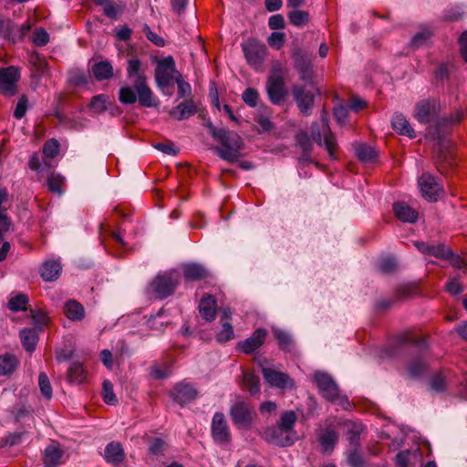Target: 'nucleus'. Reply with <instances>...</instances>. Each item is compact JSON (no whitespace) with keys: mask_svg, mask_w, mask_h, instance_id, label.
<instances>
[{"mask_svg":"<svg viewBox=\"0 0 467 467\" xmlns=\"http://www.w3.org/2000/svg\"><path fill=\"white\" fill-rule=\"evenodd\" d=\"M127 67L129 78H134L131 87H121L119 91V100L121 104H134L137 100L140 105L154 108L159 100L147 83L146 76L140 72L141 63L139 59H130Z\"/></svg>","mask_w":467,"mask_h":467,"instance_id":"nucleus-1","label":"nucleus"},{"mask_svg":"<svg viewBox=\"0 0 467 467\" xmlns=\"http://www.w3.org/2000/svg\"><path fill=\"white\" fill-rule=\"evenodd\" d=\"M400 342L402 345H410L413 348L415 358L408 365V374L410 378L416 379L422 376L427 370L426 356L428 354V346L425 339L419 338L410 333H405L400 337Z\"/></svg>","mask_w":467,"mask_h":467,"instance_id":"nucleus-2","label":"nucleus"},{"mask_svg":"<svg viewBox=\"0 0 467 467\" xmlns=\"http://www.w3.org/2000/svg\"><path fill=\"white\" fill-rule=\"evenodd\" d=\"M215 140L222 145V148L215 149V152L221 159L234 162L239 158L243 140L236 132L224 129Z\"/></svg>","mask_w":467,"mask_h":467,"instance_id":"nucleus-3","label":"nucleus"},{"mask_svg":"<svg viewBox=\"0 0 467 467\" xmlns=\"http://www.w3.org/2000/svg\"><path fill=\"white\" fill-rule=\"evenodd\" d=\"M285 70L280 63L273 66L266 81V92L270 101L280 105L285 99L287 91L285 87Z\"/></svg>","mask_w":467,"mask_h":467,"instance_id":"nucleus-4","label":"nucleus"},{"mask_svg":"<svg viewBox=\"0 0 467 467\" xmlns=\"http://www.w3.org/2000/svg\"><path fill=\"white\" fill-rule=\"evenodd\" d=\"M180 284V275L176 271L159 274L150 284V291L158 299L171 296Z\"/></svg>","mask_w":467,"mask_h":467,"instance_id":"nucleus-5","label":"nucleus"},{"mask_svg":"<svg viewBox=\"0 0 467 467\" xmlns=\"http://www.w3.org/2000/svg\"><path fill=\"white\" fill-rule=\"evenodd\" d=\"M229 415L237 429H250L257 418L254 408L245 400H237L230 408Z\"/></svg>","mask_w":467,"mask_h":467,"instance_id":"nucleus-6","label":"nucleus"},{"mask_svg":"<svg viewBox=\"0 0 467 467\" xmlns=\"http://www.w3.org/2000/svg\"><path fill=\"white\" fill-rule=\"evenodd\" d=\"M311 138L319 146H325L329 155L333 157L335 149V138L328 126L327 113L323 110L320 116V121L313 123L311 126Z\"/></svg>","mask_w":467,"mask_h":467,"instance_id":"nucleus-7","label":"nucleus"},{"mask_svg":"<svg viewBox=\"0 0 467 467\" xmlns=\"http://www.w3.org/2000/svg\"><path fill=\"white\" fill-rule=\"evenodd\" d=\"M440 110L441 104L437 99H424L415 105L413 116L420 123L428 124L438 117Z\"/></svg>","mask_w":467,"mask_h":467,"instance_id":"nucleus-8","label":"nucleus"},{"mask_svg":"<svg viewBox=\"0 0 467 467\" xmlns=\"http://www.w3.org/2000/svg\"><path fill=\"white\" fill-rule=\"evenodd\" d=\"M314 379L325 399L332 402H341L338 387L329 374L317 371L314 374Z\"/></svg>","mask_w":467,"mask_h":467,"instance_id":"nucleus-9","label":"nucleus"},{"mask_svg":"<svg viewBox=\"0 0 467 467\" xmlns=\"http://www.w3.org/2000/svg\"><path fill=\"white\" fill-rule=\"evenodd\" d=\"M180 73L176 70L175 61L172 57H167L160 61L155 69V81L159 88L168 87L175 76Z\"/></svg>","mask_w":467,"mask_h":467,"instance_id":"nucleus-10","label":"nucleus"},{"mask_svg":"<svg viewBox=\"0 0 467 467\" xmlns=\"http://www.w3.org/2000/svg\"><path fill=\"white\" fill-rule=\"evenodd\" d=\"M242 50L251 67L254 68L261 67L266 55V47L264 44L254 39H248L242 44Z\"/></svg>","mask_w":467,"mask_h":467,"instance_id":"nucleus-11","label":"nucleus"},{"mask_svg":"<svg viewBox=\"0 0 467 467\" xmlns=\"http://www.w3.org/2000/svg\"><path fill=\"white\" fill-rule=\"evenodd\" d=\"M418 182L422 196L431 202L437 201L442 193L441 182L430 173H423Z\"/></svg>","mask_w":467,"mask_h":467,"instance_id":"nucleus-12","label":"nucleus"},{"mask_svg":"<svg viewBox=\"0 0 467 467\" xmlns=\"http://www.w3.org/2000/svg\"><path fill=\"white\" fill-rule=\"evenodd\" d=\"M261 435L268 443L281 447L290 446L295 442V435H291L278 425L265 428Z\"/></svg>","mask_w":467,"mask_h":467,"instance_id":"nucleus-13","label":"nucleus"},{"mask_svg":"<svg viewBox=\"0 0 467 467\" xmlns=\"http://www.w3.org/2000/svg\"><path fill=\"white\" fill-rule=\"evenodd\" d=\"M20 78L16 67L0 68V93L11 97L16 93V82Z\"/></svg>","mask_w":467,"mask_h":467,"instance_id":"nucleus-14","label":"nucleus"},{"mask_svg":"<svg viewBox=\"0 0 467 467\" xmlns=\"http://www.w3.org/2000/svg\"><path fill=\"white\" fill-rule=\"evenodd\" d=\"M211 431L217 443L224 444L231 441V431L223 413L216 412L213 415Z\"/></svg>","mask_w":467,"mask_h":467,"instance_id":"nucleus-15","label":"nucleus"},{"mask_svg":"<svg viewBox=\"0 0 467 467\" xmlns=\"http://www.w3.org/2000/svg\"><path fill=\"white\" fill-rule=\"evenodd\" d=\"M292 94L300 111L305 116L310 115L314 104V94L310 90H306L305 87L298 85L293 86Z\"/></svg>","mask_w":467,"mask_h":467,"instance_id":"nucleus-16","label":"nucleus"},{"mask_svg":"<svg viewBox=\"0 0 467 467\" xmlns=\"http://www.w3.org/2000/svg\"><path fill=\"white\" fill-rule=\"evenodd\" d=\"M266 336L265 328H257L250 337L238 342L237 348L244 354H251L264 344Z\"/></svg>","mask_w":467,"mask_h":467,"instance_id":"nucleus-17","label":"nucleus"},{"mask_svg":"<svg viewBox=\"0 0 467 467\" xmlns=\"http://www.w3.org/2000/svg\"><path fill=\"white\" fill-rule=\"evenodd\" d=\"M171 396L174 401L183 405L196 399L197 390L189 383L180 382L173 387Z\"/></svg>","mask_w":467,"mask_h":467,"instance_id":"nucleus-18","label":"nucleus"},{"mask_svg":"<svg viewBox=\"0 0 467 467\" xmlns=\"http://www.w3.org/2000/svg\"><path fill=\"white\" fill-rule=\"evenodd\" d=\"M294 59L295 67L299 72L301 79L306 82L311 81L313 77L311 60L300 51L295 53Z\"/></svg>","mask_w":467,"mask_h":467,"instance_id":"nucleus-19","label":"nucleus"},{"mask_svg":"<svg viewBox=\"0 0 467 467\" xmlns=\"http://www.w3.org/2000/svg\"><path fill=\"white\" fill-rule=\"evenodd\" d=\"M200 315L207 322H211L216 316V300L212 295H205L199 303Z\"/></svg>","mask_w":467,"mask_h":467,"instance_id":"nucleus-20","label":"nucleus"},{"mask_svg":"<svg viewBox=\"0 0 467 467\" xmlns=\"http://www.w3.org/2000/svg\"><path fill=\"white\" fill-rule=\"evenodd\" d=\"M196 113V106L192 99L180 103L169 112L171 118L177 120H183Z\"/></svg>","mask_w":467,"mask_h":467,"instance_id":"nucleus-21","label":"nucleus"},{"mask_svg":"<svg viewBox=\"0 0 467 467\" xmlns=\"http://www.w3.org/2000/svg\"><path fill=\"white\" fill-rule=\"evenodd\" d=\"M391 126L400 135L415 138L416 134L410 122L401 113H395L391 119Z\"/></svg>","mask_w":467,"mask_h":467,"instance_id":"nucleus-22","label":"nucleus"},{"mask_svg":"<svg viewBox=\"0 0 467 467\" xmlns=\"http://www.w3.org/2000/svg\"><path fill=\"white\" fill-rule=\"evenodd\" d=\"M262 373L267 383L277 388L285 387L290 379L287 374L269 368H263Z\"/></svg>","mask_w":467,"mask_h":467,"instance_id":"nucleus-23","label":"nucleus"},{"mask_svg":"<svg viewBox=\"0 0 467 467\" xmlns=\"http://www.w3.org/2000/svg\"><path fill=\"white\" fill-rule=\"evenodd\" d=\"M63 451L57 443H52L45 449L44 464L45 467H57L61 463Z\"/></svg>","mask_w":467,"mask_h":467,"instance_id":"nucleus-24","label":"nucleus"},{"mask_svg":"<svg viewBox=\"0 0 467 467\" xmlns=\"http://www.w3.org/2000/svg\"><path fill=\"white\" fill-rule=\"evenodd\" d=\"M355 153L363 163H374L378 159V152L375 148L366 143H357L355 145Z\"/></svg>","mask_w":467,"mask_h":467,"instance_id":"nucleus-25","label":"nucleus"},{"mask_svg":"<svg viewBox=\"0 0 467 467\" xmlns=\"http://www.w3.org/2000/svg\"><path fill=\"white\" fill-rule=\"evenodd\" d=\"M61 265L58 261L49 260L45 262L41 266V277L47 282L55 281L61 273Z\"/></svg>","mask_w":467,"mask_h":467,"instance_id":"nucleus-26","label":"nucleus"},{"mask_svg":"<svg viewBox=\"0 0 467 467\" xmlns=\"http://www.w3.org/2000/svg\"><path fill=\"white\" fill-rule=\"evenodd\" d=\"M125 458L124 450L119 442L112 441L106 446L105 459L112 464H119Z\"/></svg>","mask_w":467,"mask_h":467,"instance_id":"nucleus-27","label":"nucleus"},{"mask_svg":"<svg viewBox=\"0 0 467 467\" xmlns=\"http://www.w3.org/2000/svg\"><path fill=\"white\" fill-rule=\"evenodd\" d=\"M395 215L402 222L414 223L418 219V213L405 202H396L393 205Z\"/></svg>","mask_w":467,"mask_h":467,"instance_id":"nucleus-28","label":"nucleus"},{"mask_svg":"<svg viewBox=\"0 0 467 467\" xmlns=\"http://www.w3.org/2000/svg\"><path fill=\"white\" fill-rule=\"evenodd\" d=\"M64 313L72 321H80L85 317L83 306L76 300H68L65 303Z\"/></svg>","mask_w":467,"mask_h":467,"instance_id":"nucleus-29","label":"nucleus"},{"mask_svg":"<svg viewBox=\"0 0 467 467\" xmlns=\"http://www.w3.org/2000/svg\"><path fill=\"white\" fill-rule=\"evenodd\" d=\"M91 71L98 81L109 79L113 76V67L107 60L95 63L92 66Z\"/></svg>","mask_w":467,"mask_h":467,"instance_id":"nucleus-30","label":"nucleus"},{"mask_svg":"<svg viewBox=\"0 0 467 467\" xmlns=\"http://www.w3.org/2000/svg\"><path fill=\"white\" fill-rule=\"evenodd\" d=\"M184 278L188 281H199L208 275V271L201 265L189 264L183 268Z\"/></svg>","mask_w":467,"mask_h":467,"instance_id":"nucleus-31","label":"nucleus"},{"mask_svg":"<svg viewBox=\"0 0 467 467\" xmlns=\"http://www.w3.org/2000/svg\"><path fill=\"white\" fill-rule=\"evenodd\" d=\"M337 433L333 430L323 431L318 438L323 452H331L337 442Z\"/></svg>","mask_w":467,"mask_h":467,"instance_id":"nucleus-32","label":"nucleus"},{"mask_svg":"<svg viewBox=\"0 0 467 467\" xmlns=\"http://www.w3.org/2000/svg\"><path fill=\"white\" fill-rule=\"evenodd\" d=\"M18 359L15 355L6 353L0 356V375L7 376L12 374L18 366Z\"/></svg>","mask_w":467,"mask_h":467,"instance_id":"nucleus-33","label":"nucleus"},{"mask_svg":"<svg viewBox=\"0 0 467 467\" xmlns=\"http://www.w3.org/2000/svg\"><path fill=\"white\" fill-rule=\"evenodd\" d=\"M20 338L24 348L32 352L36 348L38 336L35 328H24L20 331Z\"/></svg>","mask_w":467,"mask_h":467,"instance_id":"nucleus-34","label":"nucleus"},{"mask_svg":"<svg viewBox=\"0 0 467 467\" xmlns=\"http://www.w3.org/2000/svg\"><path fill=\"white\" fill-rule=\"evenodd\" d=\"M297 420V416L293 410H287L284 412L279 421L277 422V425L281 427L284 431H286L287 432L291 433V435L296 436V432L294 431V426Z\"/></svg>","mask_w":467,"mask_h":467,"instance_id":"nucleus-35","label":"nucleus"},{"mask_svg":"<svg viewBox=\"0 0 467 467\" xmlns=\"http://www.w3.org/2000/svg\"><path fill=\"white\" fill-rule=\"evenodd\" d=\"M68 380L72 383H82L86 379V371L79 362H73L67 370Z\"/></svg>","mask_w":467,"mask_h":467,"instance_id":"nucleus-36","label":"nucleus"},{"mask_svg":"<svg viewBox=\"0 0 467 467\" xmlns=\"http://www.w3.org/2000/svg\"><path fill=\"white\" fill-rule=\"evenodd\" d=\"M419 293V285L415 283L404 284L397 287V299H407L416 296Z\"/></svg>","mask_w":467,"mask_h":467,"instance_id":"nucleus-37","label":"nucleus"},{"mask_svg":"<svg viewBox=\"0 0 467 467\" xmlns=\"http://www.w3.org/2000/svg\"><path fill=\"white\" fill-rule=\"evenodd\" d=\"M243 382L244 388L251 395H256L260 392L259 379L254 374L245 372L244 374Z\"/></svg>","mask_w":467,"mask_h":467,"instance_id":"nucleus-38","label":"nucleus"},{"mask_svg":"<svg viewBox=\"0 0 467 467\" xmlns=\"http://www.w3.org/2000/svg\"><path fill=\"white\" fill-rule=\"evenodd\" d=\"M433 31L431 28L425 27L421 29L412 37L410 42L411 47L414 48H419L422 47L431 39Z\"/></svg>","mask_w":467,"mask_h":467,"instance_id":"nucleus-39","label":"nucleus"},{"mask_svg":"<svg viewBox=\"0 0 467 467\" xmlns=\"http://www.w3.org/2000/svg\"><path fill=\"white\" fill-rule=\"evenodd\" d=\"M274 335L278 341L279 348L283 350L289 351L293 346V338L285 330L275 328L274 329Z\"/></svg>","mask_w":467,"mask_h":467,"instance_id":"nucleus-40","label":"nucleus"},{"mask_svg":"<svg viewBox=\"0 0 467 467\" xmlns=\"http://www.w3.org/2000/svg\"><path fill=\"white\" fill-rule=\"evenodd\" d=\"M427 255L444 260L451 256V250L443 244H431Z\"/></svg>","mask_w":467,"mask_h":467,"instance_id":"nucleus-41","label":"nucleus"},{"mask_svg":"<svg viewBox=\"0 0 467 467\" xmlns=\"http://www.w3.org/2000/svg\"><path fill=\"white\" fill-rule=\"evenodd\" d=\"M289 22L296 26H303L309 21V14L304 10H294L288 14Z\"/></svg>","mask_w":467,"mask_h":467,"instance_id":"nucleus-42","label":"nucleus"},{"mask_svg":"<svg viewBox=\"0 0 467 467\" xmlns=\"http://www.w3.org/2000/svg\"><path fill=\"white\" fill-rule=\"evenodd\" d=\"M167 450V443L161 438H152L150 441L149 452L156 457L163 456Z\"/></svg>","mask_w":467,"mask_h":467,"instance_id":"nucleus-43","label":"nucleus"},{"mask_svg":"<svg viewBox=\"0 0 467 467\" xmlns=\"http://www.w3.org/2000/svg\"><path fill=\"white\" fill-rule=\"evenodd\" d=\"M102 397L103 400L109 405H116L118 403V399L113 391V385L112 383L105 379L102 384Z\"/></svg>","mask_w":467,"mask_h":467,"instance_id":"nucleus-44","label":"nucleus"},{"mask_svg":"<svg viewBox=\"0 0 467 467\" xmlns=\"http://www.w3.org/2000/svg\"><path fill=\"white\" fill-rule=\"evenodd\" d=\"M95 2L103 6L104 14L109 18H115L122 11L119 5L109 0H95Z\"/></svg>","mask_w":467,"mask_h":467,"instance_id":"nucleus-45","label":"nucleus"},{"mask_svg":"<svg viewBox=\"0 0 467 467\" xmlns=\"http://www.w3.org/2000/svg\"><path fill=\"white\" fill-rule=\"evenodd\" d=\"M63 183L64 178L61 175L53 172L47 179L48 191L60 195L63 193Z\"/></svg>","mask_w":467,"mask_h":467,"instance_id":"nucleus-46","label":"nucleus"},{"mask_svg":"<svg viewBox=\"0 0 467 467\" xmlns=\"http://www.w3.org/2000/svg\"><path fill=\"white\" fill-rule=\"evenodd\" d=\"M108 99L109 97L105 94L94 96L89 103V107L95 113H101L107 109L106 104Z\"/></svg>","mask_w":467,"mask_h":467,"instance_id":"nucleus-47","label":"nucleus"},{"mask_svg":"<svg viewBox=\"0 0 467 467\" xmlns=\"http://www.w3.org/2000/svg\"><path fill=\"white\" fill-rule=\"evenodd\" d=\"M28 303V297L25 294H19L12 297L8 302V307L14 312H18L26 309V306Z\"/></svg>","mask_w":467,"mask_h":467,"instance_id":"nucleus-48","label":"nucleus"},{"mask_svg":"<svg viewBox=\"0 0 467 467\" xmlns=\"http://www.w3.org/2000/svg\"><path fill=\"white\" fill-rule=\"evenodd\" d=\"M234 337L233 326L225 321L222 324L221 331L216 335V340L220 343H225Z\"/></svg>","mask_w":467,"mask_h":467,"instance_id":"nucleus-49","label":"nucleus"},{"mask_svg":"<svg viewBox=\"0 0 467 467\" xmlns=\"http://www.w3.org/2000/svg\"><path fill=\"white\" fill-rule=\"evenodd\" d=\"M38 385L42 395L47 399L50 400L53 395L52 387L48 377L46 373L41 372L38 376Z\"/></svg>","mask_w":467,"mask_h":467,"instance_id":"nucleus-50","label":"nucleus"},{"mask_svg":"<svg viewBox=\"0 0 467 467\" xmlns=\"http://www.w3.org/2000/svg\"><path fill=\"white\" fill-rule=\"evenodd\" d=\"M175 82L178 86V97L180 99H184L191 97L192 95V88L191 85L184 81L181 73H178V76H175Z\"/></svg>","mask_w":467,"mask_h":467,"instance_id":"nucleus-51","label":"nucleus"},{"mask_svg":"<svg viewBox=\"0 0 467 467\" xmlns=\"http://www.w3.org/2000/svg\"><path fill=\"white\" fill-rule=\"evenodd\" d=\"M430 385L432 390L437 392H441L446 389V376L443 372L437 373L434 375L431 381Z\"/></svg>","mask_w":467,"mask_h":467,"instance_id":"nucleus-52","label":"nucleus"},{"mask_svg":"<svg viewBox=\"0 0 467 467\" xmlns=\"http://www.w3.org/2000/svg\"><path fill=\"white\" fill-rule=\"evenodd\" d=\"M90 76L83 71H73L69 78V82L74 86H85L88 83Z\"/></svg>","mask_w":467,"mask_h":467,"instance_id":"nucleus-53","label":"nucleus"},{"mask_svg":"<svg viewBox=\"0 0 467 467\" xmlns=\"http://www.w3.org/2000/svg\"><path fill=\"white\" fill-rule=\"evenodd\" d=\"M378 268L383 274H390L396 270L397 263L394 258L384 257L379 261Z\"/></svg>","mask_w":467,"mask_h":467,"instance_id":"nucleus-54","label":"nucleus"},{"mask_svg":"<svg viewBox=\"0 0 467 467\" xmlns=\"http://www.w3.org/2000/svg\"><path fill=\"white\" fill-rule=\"evenodd\" d=\"M59 152V142L56 139L46 141L43 147V154L47 158H54Z\"/></svg>","mask_w":467,"mask_h":467,"instance_id":"nucleus-55","label":"nucleus"},{"mask_svg":"<svg viewBox=\"0 0 467 467\" xmlns=\"http://www.w3.org/2000/svg\"><path fill=\"white\" fill-rule=\"evenodd\" d=\"M243 100L250 107L254 108L257 105L259 94L256 89L253 88H246L243 93Z\"/></svg>","mask_w":467,"mask_h":467,"instance_id":"nucleus-56","label":"nucleus"},{"mask_svg":"<svg viewBox=\"0 0 467 467\" xmlns=\"http://www.w3.org/2000/svg\"><path fill=\"white\" fill-rule=\"evenodd\" d=\"M49 41V36L47 32L40 27L37 28L33 36V43L37 47H44L46 46Z\"/></svg>","mask_w":467,"mask_h":467,"instance_id":"nucleus-57","label":"nucleus"},{"mask_svg":"<svg viewBox=\"0 0 467 467\" xmlns=\"http://www.w3.org/2000/svg\"><path fill=\"white\" fill-rule=\"evenodd\" d=\"M268 44L275 49H280L285 44V34L281 32L272 33L268 37Z\"/></svg>","mask_w":467,"mask_h":467,"instance_id":"nucleus-58","label":"nucleus"},{"mask_svg":"<svg viewBox=\"0 0 467 467\" xmlns=\"http://www.w3.org/2000/svg\"><path fill=\"white\" fill-rule=\"evenodd\" d=\"M143 32L146 35L147 38L155 44L158 47H163L165 45L164 39L158 36L156 33L152 32L148 25L143 26Z\"/></svg>","mask_w":467,"mask_h":467,"instance_id":"nucleus-59","label":"nucleus"},{"mask_svg":"<svg viewBox=\"0 0 467 467\" xmlns=\"http://www.w3.org/2000/svg\"><path fill=\"white\" fill-rule=\"evenodd\" d=\"M296 140L305 153L310 152L311 141L306 132L298 133L296 136Z\"/></svg>","mask_w":467,"mask_h":467,"instance_id":"nucleus-60","label":"nucleus"},{"mask_svg":"<svg viewBox=\"0 0 467 467\" xmlns=\"http://www.w3.org/2000/svg\"><path fill=\"white\" fill-rule=\"evenodd\" d=\"M26 108H27V99L26 96H22L16 104L15 112H14L15 118L17 119H22L26 114Z\"/></svg>","mask_w":467,"mask_h":467,"instance_id":"nucleus-61","label":"nucleus"},{"mask_svg":"<svg viewBox=\"0 0 467 467\" xmlns=\"http://www.w3.org/2000/svg\"><path fill=\"white\" fill-rule=\"evenodd\" d=\"M368 103L358 95L352 94V112H359L368 108Z\"/></svg>","mask_w":467,"mask_h":467,"instance_id":"nucleus-62","label":"nucleus"},{"mask_svg":"<svg viewBox=\"0 0 467 467\" xmlns=\"http://www.w3.org/2000/svg\"><path fill=\"white\" fill-rule=\"evenodd\" d=\"M464 12L459 6L451 7L444 15V19L447 21H456L462 18Z\"/></svg>","mask_w":467,"mask_h":467,"instance_id":"nucleus-63","label":"nucleus"},{"mask_svg":"<svg viewBox=\"0 0 467 467\" xmlns=\"http://www.w3.org/2000/svg\"><path fill=\"white\" fill-rule=\"evenodd\" d=\"M410 451H401L396 455V466L397 467H409Z\"/></svg>","mask_w":467,"mask_h":467,"instance_id":"nucleus-64","label":"nucleus"}]
</instances>
